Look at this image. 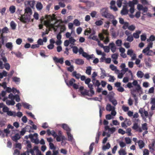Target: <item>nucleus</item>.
<instances>
[{"label":"nucleus","instance_id":"30","mask_svg":"<svg viewBox=\"0 0 155 155\" xmlns=\"http://www.w3.org/2000/svg\"><path fill=\"white\" fill-rule=\"evenodd\" d=\"M141 33V31H136L133 34V36L135 38H138L139 37V35Z\"/></svg>","mask_w":155,"mask_h":155},{"label":"nucleus","instance_id":"10","mask_svg":"<svg viewBox=\"0 0 155 155\" xmlns=\"http://www.w3.org/2000/svg\"><path fill=\"white\" fill-rule=\"evenodd\" d=\"M2 111L6 113L7 115L9 116H12V115H13V111L10 110L6 106H5L3 107Z\"/></svg>","mask_w":155,"mask_h":155},{"label":"nucleus","instance_id":"63","mask_svg":"<svg viewBox=\"0 0 155 155\" xmlns=\"http://www.w3.org/2000/svg\"><path fill=\"white\" fill-rule=\"evenodd\" d=\"M133 37L132 35L127 36V41L130 42H132L133 41Z\"/></svg>","mask_w":155,"mask_h":155},{"label":"nucleus","instance_id":"8","mask_svg":"<svg viewBox=\"0 0 155 155\" xmlns=\"http://www.w3.org/2000/svg\"><path fill=\"white\" fill-rule=\"evenodd\" d=\"M101 13L102 16L106 18H108L112 15L109 13L107 8H103L101 10Z\"/></svg>","mask_w":155,"mask_h":155},{"label":"nucleus","instance_id":"20","mask_svg":"<svg viewBox=\"0 0 155 155\" xmlns=\"http://www.w3.org/2000/svg\"><path fill=\"white\" fill-rule=\"evenodd\" d=\"M109 46L112 52L114 53L116 51V48L114 43L112 42L109 44Z\"/></svg>","mask_w":155,"mask_h":155},{"label":"nucleus","instance_id":"48","mask_svg":"<svg viewBox=\"0 0 155 155\" xmlns=\"http://www.w3.org/2000/svg\"><path fill=\"white\" fill-rule=\"evenodd\" d=\"M36 7L38 10H40L42 8V5L40 2H38L36 5Z\"/></svg>","mask_w":155,"mask_h":155},{"label":"nucleus","instance_id":"45","mask_svg":"<svg viewBox=\"0 0 155 155\" xmlns=\"http://www.w3.org/2000/svg\"><path fill=\"white\" fill-rule=\"evenodd\" d=\"M140 60L138 59H136V61L135 64L139 68L141 67L142 66V64H140Z\"/></svg>","mask_w":155,"mask_h":155},{"label":"nucleus","instance_id":"14","mask_svg":"<svg viewBox=\"0 0 155 155\" xmlns=\"http://www.w3.org/2000/svg\"><path fill=\"white\" fill-rule=\"evenodd\" d=\"M53 60L56 64L58 63L63 64L64 63V59L63 58H59L56 57H53Z\"/></svg>","mask_w":155,"mask_h":155},{"label":"nucleus","instance_id":"41","mask_svg":"<svg viewBox=\"0 0 155 155\" xmlns=\"http://www.w3.org/2000/svg\"><path fill=\"white\" fill-rule=\"evenodd\" d=\"M92 68L91 67L89 66L87 68L86 71V73L88 75H90L91 74Z\"/></svg>","mask_w":155,"mask_h":155},{"label":"nucleus","instance_id":"28","mask_svg":"<svg viewBox=\"0 0 155 155\" xmlns=\"http://www.w3.org/2000/svg\"><path fill=\"white\" fill-rule=\"evenodd\" d=\"M149 147L151 152H153L155 150V142H153L152 143L149 145Z\"/></svg>","mask_w":155,"mask_h":155},{"label":"nucleus","instance_id":"5","mask_svg":"<svg viewBox=\"0 0 155 155\" xmlns=\"http://www.w3.org/2000/svg\"><path fill=\"white\" fill-rule=\"evenodd\" d=\"M132 83L133 85L136 87L135 90L131 91V93L132 95H133L135 97L136 95L135 94L134 92L137 91V92H138L140 91H142V89L140 85L138 84V82L137 80H134Z\"/></svg>","mask_w":155,"mask_h":155},{"label":"nucleus","instance_id":"23","mask_svg":"<svg viewBox=\"0 0 155 155\" xmlns=\"http://www.w3.org/2000/svg\"><path fill=\"white\" fill-rule=\"evenodd\" d=\"M47 134L48 136L51 135L54 137H56L57 136L56 133L54 130L51 131L50 130L48 129L47 130Z\"/></svg>","mask_w":155,"mask_h":155},{"label":"nucleus","instance_id":"21","mask_svg":"<svg viewBox=\"0 0 155 155\" xmlns=\"http://www.w3.org/2000/svg\"><path fill=\"white\" fill-rule=\"evenodd\" d=\"M109 100L114 106L115 107L117 104V101L114 97H110L109 98Z\"/></svg>","mask_w":155,"mask_h":155},{"label":"nucleus","instance_id":"31","mask_svg":"<svg viewBox=\"0 0 155 155\" xmlns=\"http://www.w3.org/2000/svg\"><path fill=\"white\" fill-rule=\"evenodd\" d=\"M81 94L82 95H88L90 97H91L92 96H91V93H89V91L87 90H85L84 91H81Z\"/></svg>","mask_w":155,"mask_h":155},{"label":"nucleus","instance_id":"18","mask_svg":"<svg viewBox=\"0 0 155 155\" xmlns=\"http://www.w3.org/2000/svg\"><path fill=\"white\" fill-rule=\"evenodd\" d=\"M132 128L134 130H136V131H138L140 132H141L142 131L141 128L138 125L137 123L134 124Z\"/></svg>","mask_w":155,"mask_h":155},{"label":"nucleus","instance_id":"59","mask_svg":"<svg viewBox=\"0 0 155 155\" xmlns=\"http://www.w3.org/2000/svg\"><path fill=\"white\" fill-rule=\"evenodd\" d=\"M73 24L77 26H79L80 25V22L77 19H75L73 21Z\"/></svg>","mask_w":155,"mask_h":155},{"label":"nucleus","instance_id":"35","mask_svg":"<svg viewBox=\"0 0 155 155\" xmlns=\"http://www.w3.org/2000/svg\"><path fill=\"white\" fill-rule=\"evenodd\" d=\"M72 75L73 77H75L76 78L79 79L80 78L81 75L77 73L76 71H74L72 73Z\"/></svg>","mask_w":155,"mask_h":155},{"label":"nucleus","instance_id":"22","mask_svg":"<svg viewBox=\"0 0 155 155\" xmlns=\"http://www.w3.org/2000/svg\"><path fill=\"white\" fill-rule=\"evenodd\" d=\"M108 18L112 19L111 22L113 25L114 26H116L117 23L118 22L115 19L114 16L112 15L111 16H110V18Z\"/></svg>","mask_w":155,"mask_h":155},{"label":"nucleus","instance_id":"57","mask_svg":"<svg viewBox=\"0 0 155 155\" xmlns=\"http://www.w3.org/2000/svg\"><path fill=\"white\" fill-rule=\"evenodd\" d=\"M108 77H109V78L108 79L109 81L113 82L115 79V78L114 77V76H112L110 75H109Z\"/></svg>","mask_w":155,"mask_h":155},{"label":"nucleus","instance_id":"54","mask_svg":"<svg viewBox=\"0 0 155 155\" xmlns=\"http://www.w3.org/2000/svg\"><path fill=\"white\" fill-rule=\"evenodd\" d=\"M7 72L5 71H3L2 73H0V78H2L4 77H5L7 74Z\"/></svg>","mask_w":155,"mask_h":155},{"label":"nucleus","instance_id":"34","mask_svg":"<svg viewBox=\"0 0 155 155\" xmlns=\"http://www.w3.org/2000/svg\"><path fill=\"white\" fill-rule=\"evenodd\" d=\"M13 115H12V116L14 117L17 116L19 117H20L22 116V113L20 111H18L17 113H16L15 112L13 111Z\"/></svg>","mask_w":155,"mask_h":155},{"label":"nucleus","instance_id":"19","mask_svg":"<svg viewBox=\"0 0 155 155\" xmlns=\"http://www.w3.org/2000/svg\"><path fill=\"white\" fill-rule=\"evenodd\" d=\"M94 143H91L90 146L89 147V151L86 152L84 153V155H90L93 149V146H94Z\"/></svg>","mask_w":155,"mask_h":155},{"label":"nucleus","instance_id":"27","mask_svg":"<svg viewBox=\"0 0 155 155\" xmlns=\"http://www.w3.org/2000/svg\"><path fill=\"white\" fill-rule=\"evenodd\" d=\"M92 82L95 86H97V87L101 85V83L98 80H97L96 79H92Z\"/></svg>","mask_w":155,"mask_h":155},{"label":"nucleus","instance_id":"25","mask_svg":"<svg viewBox=\"0 0 155 155\" xmlns=\"http://www.w3.org/2000/svg\"><path fill=\"white\" fill-rule=\"evenodd\" d=\"M109 67L112 71H114L115 73L117 74L119 72V70L117 69V67L113 64H110Z\"/></svg>","mask_w":155,"mask_h":155},{"label":"nucleus","instance_id":"3","mask_svg":"<svg viewBox=\"0 0 155 155\" xmlns=\"http://www.w3.org/2000/svg\"><path fill=\"white\" fill-rule=\"evenodd\" d=\"M139 112L141 114V116L144 120H145L146 118L147 117H148L150 119L153 114V112H150L148 114L147 111H146L143 108H140L139 110Z\"/></svg>","mask_w":155,"mask_h":155},{"label":"nucleus","instance_id":"62","mask_svg":"<svg viewBox=\"0 0 155 155\" xmlns=\"http://www.w3.org/2000/svg\"><path fill=\"white\" fill-rule=\"evenodd\" d=\"M69 41L70 43L73 45H74V43L76 41V40L72 37H71L69 38Z\"/></svg>","mask_w":155,"mask_h":155},{"label":"nucleus","instance_id":"24","mask_svg":"<svg viewBox=\"0 0 155 155\" xmlns=\"http://www.w3.org/2000/svg\"><path fill=\"white\" fill-rule=\"evenodd\" d=\"M23 107L25 108L31 110L32 109V106L31 105L26 102H22L21 103Z\"/></svg>","mask_w":155,"mask_h":155},{"label":"nucleus","instance_id":"12","mask_svg":"<svg viewBox=\"0 0 155 155\" xmlns=\"http://www.w3.org/2000/svg\"><path fill=\"white\" fill-rule=\"evenodd\" d=\"M24 3L26 7L30 6V7L33 8L35 4V2L27 0L25 1Z\"/></svg>","mask_w":155,"mask_h":155},{"label":"nucleus","instance_id":"26","mask_svg":"<svg viewBox=\"0 0 155 155\" xmlns=\"http://www.w3.org/2000/svg\"><path fill=\"white\" fill-rule=\"evenodd\" d=\"M128 12V10L126 6H124L121 11V13L122 15H126Z\"/></svg>","mask_w":155,"mask_h":155},{"label":"nucleus","instance_id":"37","mask_svg":"<svg viewBox=\"0 0 155 155\" xmlns=\"http://www.w3.org/2000/svg\"><path fill=\"white\" fill-rule=\"evenodd\" d=\"M5 46L10 50H12L13 48L12 43L11 42H8L6 44Z\"/></svg>","mask_w":155,"mask_h":155},{"label":"nucleus","instance_id":"60","mask_svg":"<svg viewBox=\"0 0 155 155\" xmlns=\"http://www.w3.org/2000/svg\"><path fill=\"white\" fill-rule=\"evenodd\" d=\"M101 134V132H98L96 135V140L95 142L96 143H97L99 140V137Z\"/></svg>","mask_w":155,"mask_h":155},{"label":"nucleus","instance_id":"13","mask_svg":"<svg viewBox=\"0 0 155 155\" xmlns=\"http://www.w3.org/2000/svg\"><path fill=\"white\" fill-rule=\"evenodd\" d=\"M57 126H61L66 131V133L68 132H70L71 129L69 127L68 125L65 124H58L57 125Z\"/></svg>","mask_w":155,"mask_h":155},{"label":"nucleus","instance_id":"42","mask_svg":"<svg viewBox=\"0 0 155 155\" xmlns=\"http://www.w3.org/2000/svg\"><path fill=\"white\" fill-rule=\"evenodd\" d=\"M139 146L140 149H142L144 147V143L142 140H140L138 142Z\"/></svg>","mask_w":155,"mask_h":155},{"label":"nucleus","instance_id":"32","mask_svg":"<svg viewBox=\"0 0 155 155\" xmlns=\"http://www.w3.org/2000/svg\"><path fill=\"white\" fill-rule=\"evenodd\" d=\"M88 87L90 88V93H91V96H93L94 93V91L93 90V85L91 84H87Z\"/></svg>","mask_w":155,"mask_h":155},{"label":"nucleus","instance_id":"33","mask_svg":"<svg viewBox=\"0 0 155 155\" xmlns=\"http://www.w3.org/2000/svg\"><path fill=\"white\" fill-rule=\"evenodd\" d=\"M75 63L78 65H82L84 64V61L80 59H77L75 60Z\"/></svg>","mask_w":155,"mask_h":155},{"label":"nucleus","instance_id":"53","mask_svg":"<svg viewBox=\"0 0 155 155\" xmlns=\"http://www.w3.org/2000/svg\"><path fill=\"white\" fill-rule=\"evenodd\" d=\"M155 40V36L153 35H152L150 36L149 39H147V41L148 42H150V41H154Z\"/></svg>","mask_w":155,"mask_h":155},{"label":"nucleus","instance_id":"40","mask_svg":"<svg viewBox=\"0 0 155 155\" xmlns=\"http://www.w3.org/2000/svg\"><path fill=\"white\" fill-rule=\"evenodd\" d=\"M56 137V140L58 142H60L61 140H64L65 139V137L64 136H57Z\"/></svg>","mask_w":155,"mask_h":155},{"label":"nucleus","instance_id":"52","mask_svg":"<svg viewBox=\"0 0 155 155\" xmlns=\"http://www.w3.org/2000/svg\"><path fill=\"white\" fill-rule=\"evenodd\" d=\"M114 117V116H113L112 115L111 113L110 114L106 115V118L107 120H110L112 119H113Z\"/></svg>","mask_w":155,"mask_h":155},{"label":"nucleus","instance_id":"44","mask_svg":"<svg viewBox=\"0 0 155 155\" xmlns=\"http://www.w3.org/2000/svg\"><path fill=\"white\" fill-rule=\"evenodd\" d=\"M12 80L14 82L17 84L19 83L20 81V78L16 77H13Z\"/></svg>","mask_w":155,"mask_h":155},{"label":"nucleus","instance_id":"43","mask_svg":"<svg viewBox=\"0 0 155 155\" xmlns=\"http://www.w3.org/2000/svg\"><path fill=\"white\" fill-rule=\"evenodd\" d=\"M15 7L14 6L12 5L9 8V11L11 13H14L15 10Z\"/></svg>","mask_w":155,"mask_h":155},{"label":"nucleus","instance_id":"61","mask_svg":"<svg viewBox=\"0 0 155 155\" xmlns=\"http://www.w3.org/2000/svg\"><path fill=\"white\" fill-rule=\"evenodd\" d=\"M71 48H72V51L74 53L76 54L78 53V49L76 46L71 47Z\"/></svg>","mask_w":155,"mask_h":155},{"label":"nucleus","instance_id":"55","mask_svg":"<svg viewBox=\"0 0 155 155\" xmlns=\"http://www.w3.org/2000/svg\"><path fill=\"white\" fill-rule=\"evenodd\" d=\"M99 116L100 117H101L103 111L104 110V108L101 106L99 105Z\"/></svg>","mask_w":155,"mask_h":155},{"label":"nucleus","instance_id":"29","mask_svg":"<svg viewBox=\"0 0 155 155\" xmlns=\"http://www.w3.org/2000/svg\"><path fill=\"white\" fill-rule=\"evenodd\" d=\"M20 138V136L18 134H16L14 136L12 137V139L15 142L17 141Z\"/></svg>","mask_w":155,"mask_h":155},{"label":"nucleus","instance_id":"11","mask_svg":"<svg viewBox=\"0 0 155 155\" xmlns=\"http://www.w3.org/2000/svg\"><path fill=\"white\" fill-rule=\"evenodd\" d=\"M103 34H104L106 35V36H108L109 33L107 30L103 29L102 33H100L98 34L99 37L100 38V39L102 41L104 40V37Z\"/></svg>","mask_w":155,"mask_h":155},{"label":"nucleus","instance_id":"46","mask_svg":"<svg viewBox=\"0 0 155 155\" xmlns=\"http://www.w3.org/2000/svg\"><path fill=\"white\" fill-rule=\"evenodd\" d=\"M137 76L139 78H142L143 76V73L141 71H139L137 74Z\"/></svg>","mask_w":155,"mask_h":155},{"label":"nucleus","instance_id":"39","mask_svg":"<svg viewBox=\"0 0 155 155\" xmlns=\"http://www.w3.org/2000/svg\"><path fill=\"white\" fill-rule=\"evenodd\" d=\"M10 25L11 28L12 30H15V29L16 24L13 21H12L10 23Z\"/></svg>","mask_w":155,"mask_h":155},{"label":"nucleus","instance_id":"38","mask_svg":"<svg viewBox=\"0 0 155 155\" xmlns=\"http://www.w3.org/2000/svg\"><path fill=\"white\" fill-rule=\"evenodd\" d=\"M101 74L100 78H104L106 76L105 71L102 68H101Z\"/></svg>","mask_w":155,"mask_h":155},{"label":"nucleus","instance_id":"16","mask_svg":"<svg viewBox=\"0 0 155 155\" xmlns=\"http://www.w3.org/2000/svg\"><path fill=\"white\" fill-rule=\"evenodd\" d=\"M89 34H91L90 35H94L95 34V32L93 30L91 29L90 28H88L85 30L84 34L88 35Z\"/></svg>","mask_w":155,"mask_h":155},{"label":"nucleus","instance_id":"1","mask_svg":"<svg viewBox=\"0 0 155 155\" xmlns=\"http://www.w3.org/2000/svg\"><path fill=\"white\" fill-rule=\"evenodd\" d=\"M55 15L53 14L52 15H46L45 16V20L43 21L44 25L50 29L51 28L53 29L55 31H57V26L55 25V23L54 24L51 23V21L55 20Z\"/></svg>","mask_w":155,"mask_h":155},{"label":"nucleus","instance_id":"49","mask_svg":"<svg viewBox=\"0 0 155 155\" xmlns=\"http://www.w3.org/2000/svg\"><path fill=\"white\" fill-rule=\"evenodd\" d=\"M59 2L58 4L59 5V6L62 8H64L65 7V5L64 3V2H62V1H63V0H58Z\"/></svg>","mask_w":155,"mask_h":155},{"label":"nucleus","instance_id":"9","mask_svg":"<svg viewBox=\"0 0 155 155\" xmlns=\"http://www.w3.org/2000/svg\"><path fill=\"white\" fill-rule=\"evenodd\" d=\"M67 134L68 136V140L71 143L73 146H75V141L72 135L70 133V132H67Z\"/></svg>","mask_w":155,"mask_h":155},{"label":"nucleus","instance_id":"4","mask_svg":"<svg viewBox=\"0 0 155 155\" xmlns=\"http://www.w3.org/2000/svg\"><path fill=\"white\" fill-rule=\"evenodd\" d=\"M4 101L6 102V104L8 105H13L15 104L14 101V95L10 93L8 97H4L2 99Z\"/></svg>","mask_w":155,"mask_h":155},{"label":"nucleus","instance_id":"47","mask_svg":"<svg viewBox=\"0 0 155 155\" xmlns=\"http://www.w3.org/2000/svg\"><path fill=\"white\" fill-rule=\"evenodd\" d=\"M92 36V35H90L89 37V39H92L96 41H97L99 40V39L97 38V36Z\"/></svg>","mask_w":155,"mask_h":155},{"label":"nucleus","instance_id":"17","mask_svg":"<svg viewBox=\"0 0 155 155\" xmlns=\"http://www.w3.org/2000/svg\"><path fill=\"white\" fill-rule=\"evenodd\" d=\"M65 81L66 84L69 87L70 86H73L74 84L75 83V80L74 78H72L69 81V82L67 80H65Z\"/></svg>","mask_w":155,"mask_h":155},{"label":"nucleus","instance_id":"56","mask_svg":"<svg viewBox=\"0 0 155 155\" xmlns=\"http://www.w3.org/2000/svg\"><path fill=\"white\" fill-rule=\"evenodd\" d=\"M116 129L114 127H112L110 128L109 129V131H108V133L110 134H113L114 132L116 131Z\"/></svg>","mask_w":155,"mask_h":155},{"label":"nucleus","instance_id":"15","mask_svg":"<svg viewBox=\"0 0 155 155\" xmlns=\"http://www.w3.org/2000/svg\"><path fill=\"white\" fill-rule=\"evenodd\" d=\"M118 55L117 54H114L112 55L111 58L112 59V61L114 64H117L118 63V62L117 61L118 58Z\"/></svg>","mask_w":155,"mask_h":155},{"label":"nucleus","instance_id":"36","mask_svg":"<svg viewBox=\"0 0 155 155\" xmlns=\"http://www.w3.org/2000/svg\"><path fill=\"white\" fill-rule=\"evenodd\" d=\"M118 153L119 155H126L127 154L126 150L122 148L120 149L118 151Z\"/></svg>","mask_w":155,"mask_h":155},{"label":"nucleus","instance_id":"7","mask_svg":"<svg viewBox=\"0 0 155 155\" xmlns=\"http://www.w3.org/2000/svg\"><path fill=\"white\" fill-rule=\"evenodd\" d=\"M29 137L33 143H34L36 144L39 143V140L38 139V134L37 133H35L33 134L29 135Z\"/></svg>","mask_w":155,"mask_h":155},{"label":"nucleus","instance_id":"2","mask_svg":"<svg viewBox=\"0 0 155 155\" xmlns=\"http://www.w3.org/2000/svg\"><path fill=\"white\" fill-rule=\"evenodd\" d=\"M25 13L22 16H19L18 19L22 22L25 23L28 22L30 21L32 14L31 8L29 7H26L25 9Z\"/></svg>","mask_w":155,"mask_h":155},{"label":"nucleus","instance_id":"6","mask_svg":"<svg viewBox=\"0 0 155 155\" xmlns=\"http://www.w3.org/2000/svg\"><path fill=\"white\" fill-rule=\"evenodd\" d=\"M115 107L114 106H112L110 104H108L106 105V109L108 111H111V114L113 116H115L117 114L115 111Z\"/></svg>","mask_w":155,"mask_h":155},{"label":"nucleus","instance_id":"64","mask_svg":"<svg viewBox=\"0 0 155 155\" xmlns=\"http://www.w3.org/2000/svg\"><path fill=\"white\" fill-rule=\"evenodd\" d=\"M103 24V22L101 20L97 21L95 22V25L97 26L101 25Z\"/></svg>","mask_w":155,"mask_h":155},{"label":"nucleus","instance_id":"58","mask_svg":"<svg viewBox=\"0 0 155 155\" xmlns=\"http://www.w3.org/2000/svg\"><path fill=\"white\" fill-rule=\"evenodd\" d=\"M34 150H35V152L36 155H39L41 152L38 149V147L37 146H35L34 147Z\"/></svg>","mask_w":155,"mask_h":155},{"label":"nucleus","instance_id":"50","mask_svg":"<svg viewBox=\"0 0 155 155\" xmlns=\"http://www.w3.org/2000/svg\"><path fill=\"white\" fill-rule=\"evenodd\" d=\"M110 147V144L109 143H107L106 145L103 146L102 149L103 150H105L106 149H109Z\"/></svg>","mask_w":155,"mask_h":155},{"label":"nucleus","instance_id":"51","mask_svg":"<svg viewBox=\"0 0 155 155\" xmlns=\"http://www.w3.org/2000/svg\"><path fill=\"white\" fill-rule=\"evenodd\" d=\"M134 53V51L132 49H128L127 52V54L130 56H131Z\"/></svg>","mask_w":155,"mask_h":155}]
</instances>
